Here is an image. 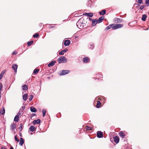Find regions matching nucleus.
<instances>
[{"instance_id":"1","label":"nucleus","mask_w":149,"mask_h":149,"mask_svg":"<svg viewBox=\"0 0 149 149\" xmlns=\"http://www.w3.org/2000/svg\"><path fill=\"white\" fill-rule=\"evenodd\" d=\"M67 59L64 56L60 57L58 59V61L59 63H65L67 62Z\"/></svg>"},{"instance_id":"2","label":"nucleus","mask_w":149,"mask_h":149,"mask_svg":"<svg viewBox=\"0 0 149 149\" xmlns=\"http://www.w3.org/2000/svg\"><path fill=\"white\" fill-rule=\"evenodd\" d=\"M123 26V25L121 24H114L112 27V29L115 30L122 28Z\"/></svg>"},{"instance_id":"3","label":"nucleus","mask_w":149,"mask_h":149,"mask_svg":"<svg viewBox=\"0 0 149 149\" xmlns=\"http://www.w3.org/2000/svg\"><path fill=\"white\" fill-rule=\"evenodd\" d=\"M97 136L98 138H101L103 137V133L100 131H98L97 132Z\"/></svg>"},{"instance_id":"4","label":"nucleus","mask_w":149,"mask_h":149,"mask_svg":"<svg viewBox=\"0 0 149 149\" xmlns=\"http://www.w3.org/2000/svg\"><path fill=\"white\" fill-rule=\"evenodd\" d=\"M77 27L80 29L82 28L83 26V25H82L83 24L81 23V22L79 20L76 24Z\"/></svg>"},{"instance_id":"5","label":"nucleus","mask_w":149,"mask_h":149,"mask_svg":"<svg viewBox=\"0 0 149 149\" xmlns=\"http://www.w3.org/2000/svg\"><path fill=\"white\" fill-rule=\"evenodd\" d=\"M114 21L115 23H121L123 21L122 19L118 18H116L114 19Z\"/></svg>"},{"instance_id":"6","label":"nucleus","mask_w":149,"mask_h":149,"mask_svg":"<svg viewBox=\"0 0 149 149\" xmlns=\"http://www.w3.org/2000/svg\"><path fill=\"white\" fill-rule=\"evenodd\" d=\"M83 61L84 63H87L90 62V59L88 57H85L83 58Z\"/></svg>"},{"instance_id":"7","label":"nucleus","mask_w":149,"mask_h":149,"mask_svg":"<svg viewBox=\"0 0 149 149\" xmlns=\"http://www.w3.org/2000/svg\"><path fill=\"white\" fill-rule=\"evenodd\" d=\"M114 142L117 143L119 142V139L118 136H116L113 137Z\"/></svg>"},{"instance_id":"8","label":"nucleus","mask_w":149,"mask_h":149,"mask_svg":"<svg viewBox=\"0 0 149 149\" xmlns=\"http://www.w3.org/2000/svg\"><path fill=\"white\" fill-rule=\"evenodd\" d=\"M18 67V65L16 64H14L13 65L12 68L14 70V72L15 73L17 72V70Z\"/></svg>"},{"instance_id":"9","label":"nucleus","mask_w":149,"mask_h":149,"mask_svg":"<svg viewBox=\"0 0 149 149\" xmlns=\"http://www.w3.org/2000/svg\"><path fill=\"white\" fill-rule=\"evenodd\" d=\"M83 15L89 17H92L93 16V13H83Z\"/></svg>"},{"instance_id":"10","label":"nucleus","mask_w":149,"mask_h":149,"mask_svg":"<svg viewBox=\"0 0 149 149\" xmlns=\"http://www.w3.org/2000/svg\"><path fill=\"white\" fill-rule=\"evenodd\" d=\"M70 72L69 70H63L60 74H66Z\"/></svg>"},{"instance_id":"11","label":"nucleus","mask_w":149,"mask_h":149,"mask_svg":"<svg viewBox=\"0 0 149 149\" xmlns=\"http://www.w3.org/2000/svg\"><path fill=\"white\" fill-rule=\"evenodd\" d=\"M70 43V40H66L64 41V44L66 46H68Z\"/></svg>"},{"instance_id":"12","label":"nucleus","mask_w":149,"mask_h":149,"mask_svg":"<svg viewBox=\"0 0 149 149\" xmlns=\"http://www.w3.org/2000/svg\"><path fill=\"white\" fill-rule=\"evenodd\" d=\"M20 114L19 113L17 114L15 116L14 118V120L15 121L17 122L18 121L19 118V116Z\"/></svg>"},{"instance_id":"13","label":"nucleus","mask_w":149,"mask_h":149,"mask_svg":"<svg viewBox=\"0 0 149 149\" xmlns=\"http://www.w3.org/2000/svg\"><path fill=\"white\" fill-rule=\"evenodd\" d=\"M40 122V120L39 119L37 120H34L33 122V124H38Z\"/></svg>"},{"instance_id":"14","label":"nucleus","mask_w":149,"mask_h":149,"mask_svg":"<svg viewBox=\"0 0 149 149\" xmlns=\"http://www.w3.org/2000/svg\"><path fill=\"white\" fill-rule=\"evenodd\" d=\"M104 16H102L100 17L98 19H97L98 23H99L102 22L104 19Z\"/></svg>"},{"instance_id":"15","label":"nucleus","mask_w":149,"mask_h":149,"mask_svg":"<svg viewBox=\"0 0 149 149\" xmlns=\"http://www.w3.org/2000/svg\"><path fill=\"white\" fill-rule=\"evenodd\" d=\"M56 62L55 61H52L48 64V66L49 67L53 66L55 64Z\"/></svg>"},{"instance_id":"16","label":"nucleus","mask_w":149,"mask_h":149,"mask_svg":"<svg viewBox=\"0 0 149 149\" xmlns=\"http://www.w3.org/2000/svg\"><path fill=\"white\" fill-rule=\"evenodd\" d=\"M20 142L19 143V144L21 146H22L24 144V140L22 138H20Z\"/></svg>"},{"instance_id":"17","label":"nucleus","mask_w":149,"mask_h":149,"mask_svg":"<svg viewBox=\"0 0 149 149\" xmlns=\"http://www.w3.org/2000/svg\"><path fill=\"white\" fill-rule=\"evenodd\" d=\"M36 129L35 127L33 126H31L29 128V130L31 132H33Z\"/></svg>"},{"instance_id":"18","label":"nucleus","mask_w":149,"mask_h":149,"mask_svg":"<svg viewBox=\"0 0 149 149\" xmlns=\"http://www.w3.org/2000/svg\"><path fill=\"white\" fill-rule=\"evenodd\" d=\"M30 109L31 111L32 112H36L37 111L36 109L32 106L30 107Z\"/></svg>"},{"instance_id":"19","label":"nucleus","mask_w":149,"mask_h":149,"mask_svg":"<svg viewBox=\"0 0 149 149\" xmlns=\"http://www.w3.org/2000/svg\"><path fill=\"white\" fill-rule=\"evenodd\" d=\"M97 23H98L97 19H95L92 21V24L93 26H94L97 24Z\"/></svg>"},{"instance_id":"20","label":"nucleus","mask_w":149,"mask_h":149,"mask_svg":"<svg viewBox=\"0 0 149 149\" xmlns=\"http://www.w3.org/2000/svg\"><path fill=\"white\" fill-rule=\"evenodd\" d=\"M106 13V10L105 9L102 10L101 11L99 12V14L100 15H104Z\"/></svg>"},{"instance_id":"21","label":"nucleus","mask_w":149,"mask_h":149,"mask_svg":"<svg viewBox=\"0 0 149 149\" xmlns=\"http://www.w3.org/2000/svg\"><path fill=\"white\" fill-rule=\"evenodd\" d=\"M16 128V126L14 123L10 125V129L12 130H14Z\"/></svg>"},{"instance_id":"22","label":"nucleus","mask_w":149,"mask_h":149,"mask_svg":"<svg viewBox=\"0 0 149 149\" xmlns=\"http://www.w3.org/2000/svg\"><path fill=\"white\" fill-rule=\"evenodd\" d=\"M119 135L120 136L123 138L125 136V134L122 131L120 132L119 133Z\"/></svg>"},{"instance_id":"23","label":"nucleus","mask_w":149,"mask_h":149,"mask_svg":"<svg viewBox=\"0 0 149 149\" xmlns=\"http://www.w3.org/2000/svg\"><path fill=\"white\" fill-rule=\"evenodd\" d=\"M147 17V16L145 14H144L142 15V17L141 18V19L143 21H145Z\"/></svg>"},{"instance_id":"24","label":"nucleus","mask_w":149,"mask_h":149,"mask_svg":"<svg viewBox=\"0 0 149 149\" xmlns=\"http://www.w3.org/2000/svg\"><path fill=\"white\" fill-rule=\"evenodd\" d=\"M28 94L26 93L23 96V99L26 101L27 99Z\"/></svg>"},{"instance_id":"25","label":"nucleus","mask_w":149,"mask_h":149,"mask_svg":"<svg viewBox=\"0 0 149 149\" xmlns=\"http://www.w3.org/2000/svg\"><path fill=\"white\" fill-rule=\"evenodd\" d=\"M101 104V103L99 101H97V104L96 105V107L97 108H99L100 107V106Z\"/></svg>"},{"instance_id":"26","label":"nucleus","mask_w":149,"mask_h":149,"mask_svg":"<svg viewBox=\"0 0 149 149\" xmlns=\"http://www.w3.org/2000/svg\"><path fill=\"white\" fill-rule=\"evenodd\" d=\"M39 71V69H35L33 71V73H34L35 74H37L38 73Z\"/></svg>"},{"instance_id":"27","label":"nucleus","mask_w":149,"mask_h":149,"mask_svg":"<svg viewBox=\"0 0 149 149\" xmlns=\"http://www.w3.org/2000/svg\"><path fill=\"white\" fill-rule=\"evenodd\" d=\"M5 113V110L4 109V107L3 108V109L2 110H1L0 111V113L2 115H3Z\"/></svg>"},{"instance_id":"28","label":"nucleus","mask_w":149,"mask_h":149,"mask_svg":"<svg viewBox=\"0 0 149 149\" xmlns=\"http://www.w3.org/2000/svg\"><path fill=\"white\" fill-rule=\"evenodd\" d=\"M113 24H112L109 25V26L107 27H106L107 29V30H108L109 29H110V28H111L113 27Z\"/></svg>"},{"instance_id":"29","label":"nucleus","mask_w":149,"mask_h":149,"mask_svg":"<svg viewBox=\"0 0 149 149\" xmlns=\"http://www.w3.org/2000/svg\"><path fill=\"white\" fill-rule=\"evenodd\" d=\"M23 90H27L28 89V86L26 85H24L23 86Z\"/></svg>"},{"instance_id":"30","label":"nucleus","mask_w":149,"mask_h":149,"mask_svg":"<svg viewBox=\"0 0 149 149\" xmlns=\"http://www.w3.org/2000/svg\"><path fill=\"white\" fill-rule=\"evenodd\" d=\"M33 41H31L28 42L27 43V45L28 46H30L33 43Z\"/></svg>"},{"instance_id":"31","label":"nucleus","mask_w":149,"mask_h":149,"mask_svg":"<svg viewBox=\"0 0 149 149\" xmlns=\"http://www.w3.org/2000/svg\"><path fill=\"white\" fill-rule=\"evenodd\" d=\"M42 116L43 117H44L45 116L46 113V111L45 109H43L42 110Z\"/></svg>"},{"instance_id":"32","label":"nucleus","mask_w":149,"mask_h":149,"mask_svg":"<svg viewBox=\"0 0 149 149\" xmlns=\"http://www.w3.org/2000/svg\"><path fill=\"white\" fill-rule=\"evenodd\" d=\"M19 130H20V131H21L22 129V124L20 123L19 125V127H18Z\"/></svg>"},{"instance_id":"33","label":"nucleus","mask_w":149,"mask_h":149,"mask_svg":"<svg viewBox=\"0 0 149 149\" xmlns=\"http://www.w3.org/2000/svg\"><path fill=\"white\" fill-rule=\"evenodd\" d=\"M39 36V34L37 33H36L33 35V37L34 38H38Z\"/></svg>"},{"instance_id":"34","label":"nucleus","mask_w":149,"mask_h":149,"mask_svg":"<svg viewBox=\"0 0 149 149\" xmlns=\"http://www.w3.org/2000/svg\"><path fill=\"white\" fill-rule=\"evenodd\" d=\"M145 3L147 4V6H149V0H146Z\"/></svg>"},{"instance_id":"35","label":"nucleus","mask_w":149,"mask_h":149,"mask_svg":"<svg viewBox=\"0 0 149 149\" xmlns=\"http://www.w3.org/2000/svg\"><path fill=\"white\" fill-rule=\"evenodd\" d=\"M33 97V96L32 95H31L30 96V97L29 99V101H31L32 100Z\"/></svg>"},{"instance_id":"36","label":"nucleus","mask_w":149,"mask_h":149,"mask_svg":"<svg viewBox=\"0 0 149 149\" xmlns=\"http://www.w3.org/2000/svg\"><path fill=\"white\" fill-rule=\"evenodd\" d=\"M15 140L17 142H19V139L17 138V135H15Z\"/></svg>"},{"instance_id":"37","label":"nucleus","mask_w":149,"mask_h":149,"mask_svg":"<svg viewBox=\"0 0 149 149\" xmlns=\"http://www.w3.org/2000/svg\"><path fill=\"white\" fill-rule=\"evenodd\" d=\"M64 54V52L63 51V50H62L61 52H60L59 53V54L60 55H63Z\"/></svg>"},{"instance_id":"38","label":"nucleus","mask_w":149,"mask_h":149,"mask_svg":"<svg viewBox=\"0 0 149 149\" xmlns=\"http://www.w3.org/2000/svg\"><path fill=\"white\" fill-rule=\"evenodd\" d=\"M6 71V70H4L0 74H4L5 73V72Z\"/></svg>"},{"instance_id":"39","label":"nucleus","mask_w":149,"mask_h":149,"mask_svg":"<svg viewBox=\"0 0 149 149\" xmlns=\"http://www.w3.org/2000/svg\"><path fill=\"white\" fill-rule=\"evenodd\" d=\"M92 130V128L91 127L87 126L86 128V130Z\"/></svg>"},{"instance_id":"40","label":"nucleus","mask_w":149,"mask_h":149,"mask_svg":"<svg viewBox=\"0 0 149 149\" xmlns=\"http://www.w3.org/2000/svg\"><path fill=\"white\" fill-rule=\"evenodd\" d=\"M2 84L0 83V92H1V90L2 89Z\"/></svg>"},{"instance_id":"41","label":"nucleus","mask_w":149,"mask_h":149,"mask_svg":"<svg viewBox=\"0 0 149 149\" xmlns=\"http://www.w3.org/2000/svg\"><path fill=\"white\" fill-rule=\"evenodd\" d=\"M143 0H138L137 2L139 4L142 3Z\"/></svg>"},{"instance_id":"42","label":"nucleus","mask_w":149,"mask_h":149,"mask_svg":"<svg viewBox=\"0 0 149 149\" xmlns=\"http://www.w3.org/2000/svg\"><path fill=\"white\" fill-rule=\"evenodd\" d=\"M145 6V5L141 6L140 8V9L141 10L143 9L144 8Z\"/></svg>"},{"instance_id":"43","label":"nucleus","mask_w":149,"mask_h":149,"mask_svg":"<svg viewBox=\"0 0 149 149\" xmlns=\"http://www.w3.org/2000/svg\"><path fill=\"white\" fill-rule=\"evenodd\" d=\"M17 54V52H16L14 51V52H13L12 53V54L13 55H16V54Z\"/></svg>"},{"instance_id":"44","label":"nucleus","mask_w":149,"mask_h":149,"mask_svg":"<svg viewBox=\"0 0 149 149\" xmlns=\"http://www.w3.org/2000/svg\"><path fill=\"white\" fill-rule=\"evenodd\" d=\"M99 77H96V78H97V79L98 80H101V79H100V78H99ZM101 78H102V77H100Z\"/></svg>"},{"instance_id":"45","label":"nucleus","mask_w":149,"mask_h":149,"mask_svg":"<svg viewBox=\"0 0 149 149\" xmlns=\"http://www.w3.org/2000/svg\"><path fill=\"white\" fill-rule=\"evenodd\" d=\"M68 49H66L64 50H63V51L64 52H66L67 51Z\"/></svg>"},{"instance_id":"46","label":"nucleus","mask_w":149,"mask_h":149,"mask_svg":"<svg viewBox=\"0 0 149 149\" xmlns=\"http://www.w3.org/2000/svg\"><path fill=\"white\" fill-rule=\"evenodd\" d=\"M25 108V106H22V109L24 110Z\"/></svg>"},{"instance_id":"47","label":"nucleus","mask_w":149,"mask_h":149,"mask_svg":"<svg viewBox=\"0 0 149 149\" xmlns=\"http://www.w3.org/2000/svg\"><path fill=\"white\" fill-rule=\"evenodd\" d=\"M1 149H7L6 148L3 147L1 148Z\"/></svg>"},{"instance_id":"48","label":"nucleus","mask_w":149,"mask_h":149,"mask_svg":"<svg viewBox=\"0 0 149 149\" xmlns=\"http://www.w3.org/2000/svg\"><path fill=\"white\" fill-rule=\"evenodd\" d=\"M55 27V26H51L49 27V28L50 29H51V28H54Z\"/></svg>"},{"instance_id":"49","label":"nucleus","mask_w":149,"mask_h":149,"mask_svg":"<svg viewBox=\"0 0 149 149\" xmlns=\"http://www.w3.org/2000/svg\"><path fill=\"white\" fill-rule=\"evenodd\" d=\"M3 75H0V80L2 78Z\"/></svg>"},{"instance_id":"50","label":"nucleus","mask_w":149,"mask_h":149,"mask_svg":"<svg viewBox=\"0 0 149 149\" xmlns=\"http://www.w3.org/2000/svg\"><path fill=\"white\" fill-rule=\"evenodd\" d=\"M53 77V75H52L51 76V77H47V78L48 79H49V78H51V77L52 78Z\"/></svg>"},{"instance_id":"51","label":"nucleus","mask_w":149,"mask_h":149,"mask_svg":"<svg viewBox=\"0 0 149 149\" xmlns=\"http://www.w3.org/2000/svg\"><path fill=\"white\" fill-rule=\"evenodd\" d=\"M19 136H20L21 137H22V135L21 133H20Z\"/></svg>"},{"instance_id":"52","label":"nucleus","mask_w":149,"mask_h":149,"mask_svg":"<svg viewBox=\"0 0 149 149\" xmlns=\"http://www.w3.org/2000/svg\"><path fill=\"white\" fill-rule=\"evenodd\" d=\"M89 19L90 20H91L92 21L93 20H94V19H91V18H89Z\"/></svg>"},{"instance_id":"53","label":"nucleus","mask_w":149,"mask_h":149,"mask_svg":"<svg viewBox=\"0 0 149 149\" xmlns=\"http://www.w3.org/2000/svg\"><path fill=\"white\" fill-rule=\"evenodd\" d=\"M10 149H13V148L12 146H11L10 148Z\"/></svg>"},{"instance_id":"54","label":"nucleus","mask_w":149,"mask_h":149,"mask_svg":"<svg viewBox=\"0 0 149 149\" xmlns=\"http://www.w3.org/2000/svg\"><path fill=\"white\" fill-rule=\"evenodd\" d=\"M138 6H140V5H139Z\"/></svg>"},{"instance_id":"55","label":"nucleus","mask_w":149,"mask_h":149,"mask_svg":"<svg viewBox=\"0 0 149 149\" xmlns=\"http://www.w3.org/2000/svg\"><path fill=\"white\" fill-rule=\"evenodd\" d=\"M100 76H102V75H100Z\"/></svg>"}]
</instances>
